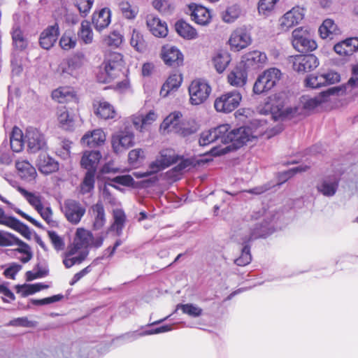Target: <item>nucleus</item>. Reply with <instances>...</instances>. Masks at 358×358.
<instances>
[{
	"label": "nucleus",
	"mask_w": 358,
	"mask_h": 358,
	"mask_svg": "<svg viewBox=\"0 0 358 358\" xmlns=\"http://www.w3.org/2000/svg\"><path fill=\"white\" fill-rule=\"evenodd\" d=\"M343 90L339 87H332L328 90L323 91L319 95L305 99L303 101V108L311 110L317 107L322 102L327 101L331 96L339 95L343 93Z\"/></svg>",
	"instance_id": "16"
},
{
	"label": "nucleus",
	"mask_w": 358,
	"mask_h": 358,
	"mask_svg": "<svg viewBox=\"0 0 358 358\" xmlns=\"http://www.w3.org/2000/svg\"><path fill=\"white\" fill-rule=\"evenodd\" d=\"M231 60V55L227 50H223L217 51L212 57L213 66L219 73L225 71Z\"/></svg>",
	"instance_id": "29"
},
{
	"label": "nucleus",
	"mask_w": 358,
	"mask_h": 358,
	"mask_svg": "<svg viewBox=\"0 0 358 358\" xmlns=\"http://www.w3.org/2000/svg\"><path fill=\"white\" fill-rule=\"evenodd\" d=\"M38 166L39 171L45 175L55 172L59 169V163L55 159L45 155L40 156Z\"/></svg>",
	"instance_id": "35"
},
{
	"label": "nucleus",
	"mask_w": 358,
	"mask_h": 358,
	"mask_svg": "<svg viewBox=\"0 0 358 358\" xmlns=\"http://www.w3.org/2000/svg\"><path fill=\"white\" fill-rule=\"evenodd\" d=\"M339 185V178L336 175L323 178L316 186L317 190L327 197L334 196Z\"/></svg>",
	"instance_id": "21"
},
{
	"label": "nucleus",
	"mask_w": 358,
	"mask_h": 358,
	"mask_svg": "<svg viewBox=\"0 0 358 358\" xmlns=\"http://www.w3.org/2000/svg\"><path fill=\"white\" fill-rule=\"evenodd\" d=\"M68 69L66 71L69 74H73V71L79 69L81 65V59L79 57H73L68 60Z\"/></svg>",
	"instance_id": "63"
},
{
	"label": "nucleus",
	"mask_w": 358,
	"mask_h": 358,
	"mask_svg": "<svg viewBox=\"0 0 358 358\" xmlns=\"http://www.w3.org/2000/svg\"><path fill=\"white\" fill-rule=\"evenodd\" d=\"M87 349L85 347H80L78 344H73L71 348V353L69 356H66V358H88V355L86 354Z\"/></svg>",
	"instance_id": "60"
},
{
	"label": "nucleus",
	"mask_w": 358,
	"mask_h": 358,
	"mask_svg": "<svg viewBox=\"0 0 358 358\" xmlns=\"http://www.w3.org/2000/svg\"><path fill=\"white\" fill-rule=\"evenodd\" d=\"M73 5L78 8L80 15L86 16L90 11L94 0H72Z\"/></svg>",
	"instance_id": "53"
},
{
	"label": "nucleus",
	"mask_w": 358,
	"mask_h": 358,
	"mask_svg": "<svg viewBox=\"0 0 358 358\" xmlns=\"http://www.w3.org/2000/svg\"><path fill=\"white\" fill-rule=\"evenodd\" d=\"M64 298V295L59 294L56 295H53L50 297H46L42 299H31V301L34 305L36 306H43L47 305L52 303H55L61 301Z\"/></svg>",
	"instance_id": "59"
},
{
	"label": "nucleus",
	"mask_w": 358,
	"mask_h": 358,
	"mask_svg": "<svg viewBox=\"0 0 358 358\" xmlns=\"http://www.w3.org/2000/svg\"><path fill=\"white\" fill-rule=\"evenodd\" d=\"M251 41V36L249 33L245 29L239 28L231 33L229 43L231 50L239 51L248 47Z\"/></svg>",
	"instance_id": "18"
},
{
	"label": "nucleus",
	"mask_w": 358,
	"mask_h": 358,
	"mask_svg": "<svg viewBox=\"0 0 358 358\" xmlns=\"http://www.w3.org/2000/svg\"><path fill=\"white\" fill-rule=\"evenodd\" d=\"M182 78L177 74L171 75L162 86L160 95L167 96L171 91L176 90L181 85Z\"/></svg>",
	"instance_id": "37"
},
{
	"label": "nucleus",
	"mask_w": 358,
	"mask_h": 358,
	"mask_svg": "<svg viewBox=\"0 0 358 358\" xmlns=\"http://www.w3.org/2000/svg\"><path fill=\"white\" fill-rule=\"evenodd\" d=\"M303 17V9L299 6L294 7L280 18V27L282 31H287L292 27L298 24Z\"/></svg>",
	"instance_id": "14"
},
{
	"label": "nucleus",
	"mask_w": 358,
	"mask_h": 358,
	"mask_svg": "<svg viewBox=\"0 0 358 358\" xmlns=\"http://www.w3.org/2000/svg\"><path fill=\"white\" fill-rule=\"evenodd\" d=\"M31 248H17L15 250V255L16 258L23 263L28 262L33 256Z\"/></svg>",
	"instance_id": "58"
},
{
	"label": "nucleus",
	"mask_w": 358,
	"mask_h": 358,
	"mask_svg": "<svg viewBox=\"0 0 358 358\" xmlns=\"http://www.w3.org/2000/svg\"><path fill=\"white\" fill-rule=\"evenodd\" d=\"M123 67V56L118 52H110L105 58L97 79L100 83H110L120 75Z\"/></svg>",
	"instance_id": "3"
},
{
	"label": "nucleus",
	"mask_w": 358,
	"mask_h": 358,
	"mask_svg": "<svg viewBox=\"0 0 358 358\" xmlns=\"http://www.w3.org/2000/svg\"><path fill=\"white\" fill-rule=\"evenodd\" d=\"M87 248H69L64 254L63 263L66 268H69L75 264H79L89 254Z\"/></svg>",
	"instance_id": "20"
},
{
	"label": "nucleus",
	"mask_w": 358,
	"mask_h": 358,
	"mask_svg": "<svg viewBox=\"0 0 358 358\" xmlns=\"http://www.w3.org/2000/svg\"><path fill=\"white\" fill-rule=\"evenodd\" d=\"M113 222L111 224L109 231H114L120 236L124 227L126 215L124 212L120 208L114 209L113 211Z\"/></svg>",
	"instance_id": "36"
},
{
	"label": "nucleus",
	"mask_w": 358,
	"mask_h": 358,
	"mask_svg": "<svg viewBox=\"0 0 358 358\" xmlns=\"http://www.w3.org/2000/svg\"><path fill=\"white\" fill-rule=\"evenodd\" d=\"M293 69L299 73L310 71L319 65V60L314 55H298L291 56L289 59Z\"/></svg>",
	"instance_id": "10"
},
{
	"label": "nucleus",
	"mask_w": 358,
	"mask_h": 358,
	"mask_svg": "<svg viewBox=\"0 0 358 358\" xmlns=\"http://www.w3.org/2000/svg\"><path fill=\"white\" fill-rule=\"evenodd\" d=\"M94 187V172L87 171L80 185L82 194L90 192Z\"/></svg>",
	"instance_id": "51"
},
{
	"label": "nucleus",
	"mask_w": 358,
	"mask_h": 358,
	"mask_svg": "<svg viewBox=\"0 0 358 358\" xmlns=\"http://www.w3.org/2000/svg\"><path fill=\"white\" fill-rule=\"evenodd\" d=\"M94 107L95 114L101 118L108 120L115 117L116 112L113 106L104 100L94 103Z\"/></svg>",
	"instance_id": "34"
},
{
	"label": "nucleus",
	"mask_w": 358,
	"mask_h": 358,
	"mask_svg": "<svg viewBox=\"0 0 358 358\" xmlns=\"http://www.w3.org/2000/svg\"><path fill=\"white\" fill-rule=\"evenodd\" d=\"M105 141L106 135L103 131L101 129H97L86 133L82 137L80 142L84 145L93 148L103 144Z\"/></svg>",
	"instance_id": "26"
},
{
	"label": "nucleus",
	"mask_w": 358,
	"mask_h": 358,
	"mask_svg": "<svg viewBox=\"0 0 358 358\" xmlns=\"http://www.w3.org/2000/svg\"><path fill=\"white\" fill-rule=\"evenodd\" d=\"M188 10L192 20L196 24L201 26H206L210 22L212 17L211 13L206 7L192 3L189 5Z\"/></svg>",
	"instance_id": "22"
},
{
	"label": "nucleus",
	"mask_w": 358,
	"mask_h": 358,
	"mask_svg": "<svg viewBox=\"0 0 358 358\" xmlns=\"http://www.w3.org/2000/svg\"><path fill=\"white\" fill-rule=\"evenodd\" d=\"M110 10L103 8L97 12H94L92 16V23L96 30L101 31L106 28L110 23Z\"/></svg>",
	"instance_id": "27"
},
{
	"label": "nucleus",
	"mask_w": 358,
	"mask_h": 358,
	"mask_svg": "<svg viewBox=\"0 0 358 358\" xmlns=\"http://www.w3.org/2000/svg\"><path fill=\"white\" fill-rule=\"evenodd\" d=\"M279 0H260L258 5V10L260 13L266 14V12L272 10Z\"/></svg>",
	"instance_id": "61"
},
{
	"label": "nucleus",
	"mask_w": 358,
	"mask_h": 358,
	"mask_svg": "<svg viewBox=\"0 0 358 358\" xmlns=\"http://www.w3.org/2000/svg\"><path fill=\"white\" fill-rule=\"evenodd\" d=\"M313 31L308 28L299 27L292 32V45L300 52H308L315 50L317 45L313 38Z\"/></svg>",
	"instance_id": "4"
},
{
	"label": "nucleus",
	"mask_w": 358,
	"mask_h": 358,
	"mask_svg": "<svg viewBox=\"0 0 358 358\" xmlns=\"http://www.w3.org/2000/svg\"><path fill=\"white\" fill-rule=\"evenodd\" d=\"M94 216V227L101 229L106 222V215L103 205L101 201L97 202L91 208Z\"/></svg>",
	"instance_id": "41"
},
{
	"label": "nucleus",
	"mask_w": 358,
	"mask_h": 358,
	"mask_svg": "<svg viewBox=\"0 0 358 358\" xmlns=\"http://www.w3.org/2000/svg\"><path fill=\"white\" fill-rule=\"evenodd\" d=\"M28 246L14 235L4 231H0V246Z\"/></svg>",
	"instance_id": "44"
},
{
	"label": "nucleus",
	"mask_w": 358,
	"mask_h": 358,
	"mask_svg": "<svg viewBox=\"0 0 358 358\" xmlns=\"http://www.w3.org/2000/svg\"><path fill=\"white\" fill-rule=\"evenodd\" d=\"M285 99L280 95L269 96L265 102L261 112L271 114L273 119L278 120L286 117H292L300 115L303 108L300 107L285 108Z\"/></svg>",
	"instance_id": "2"
},
{
	"label": "nucleus",
	"mask_w": 358,
	"mask_h": 358,
	"mask_svg": "<svg viewBox=\"0 0 358 358\" xmlns=\"http://www.w3.org/2000/svg\"><path fill=\"white\" fill-rule=\"evenodd\" d=\"M246 80L247 73L245 70L242 69L241 66L235 68L228 75V82L232 86L242 87L245 84Z\"/></svg>",
	"instance_id": "39"
},
{
	"label": "nucleus",
	"mask_w": 358,
	"mask_h": 358,
	"mask_svg": "<svg viewBox=\"0 0 358 358\" xmlns=\"http://www.w3.org/2000/svg\"><path fill=\"white\" fill-rule=\"evenodd\" d=\"M242 96L238 90L227 92L215 99L214 107L217 112L228 113L238 108Z\"/></svg>",
	"instance_id": "8"
},
{
	"label": "nucleus",
	"mask_w": 358,
	"mask_h": 358,
	"mask_svg": "<svg viewBox=\"0 0 358 358\" xmlns=\"http://www.w3.org/2000/svg\"><path fill=\"white\" fill-rule=\"evenodd\" d=\"M78 38L85 44H90L93 41V32L90 23L84 20L82 22L80 30L78 33Z\"/></svg>",
	"instance_id": "45"
},
{
	"label": "nucleus",
	"mask_w": 358,
	"mask_h": 358,
	"mask_svg": "<svg viewBox=\"0 0 358 358\" xmlns=\"http://www.w3.org/2000/svg\"><path fill=\"white\" fill-rule=\"evenodd\" d=\"M25 143L24 135L22 131L17 127H14L10 136V144L12 150L15 152L22 151Z\"/></svg>",
	"instance_id": "38"
},
{
	"label": "nucleus",
	"mask_w": 358,
	"mask_h": 358,
	"mask_svg": "<svg viewBox=\"0 0 358 358\" xmlns=\"http://www.w3.org/2000/svg\"><path fill=\"white\" fill-rule=\"evenodd\" d=\"M178 308H180L184 313L194 317L202 314V309L192 303L180 304L178 306Z\"/></svg>",
	"instance_id": "54"
},
{
	"label": "nucleus",
	"mask_w": 358,
	"mask_h": 358,
	"mask_svg": "<svg viewBox=\"0 0 358 358\" xmlns=\"http://www.w3.org/2000/svg\"><path fill=\"white\" fill-rule=\"evenodd\" d=\"M281 72L275 68H271L260 75L256 80L253 92L255 94H262L271 90L279 81Z\"/></svg>",
	"instance_id": "7"
},
{
	"label": "nucleus",
	"mask_w": 358,
	"mask_h": 358,
	"mask_svg": "<svg viewBox=\"0 0 358 358\" xmlns=\"http://www.w3.org/2000/svg\"><path fill=\"white\" fill-rule=\"evenodd\" d=\"M64 212L67 220L76 224L85 215V208L78 201L69 199L64 203Z\"/></svg>",
	"instance_id": "15"
},
{
	"label": "nucleus",
	"mask_w": 358,
	"mask_h": 358,
	"mask_svg": "<svg viewBox=\"0 0 358 358\" xmlns=\"http://www.w3.org/2000/svg\"><path fill=\"white\" fill-rule=\"evenodd\" d=\"M180 117L181 114L180 113H173L169 115L164 120L161 124V129L168 131H171L178 124Z\"/></svg>",
	"instance_id": "49"
},
{
	"label": "nucleus",
	"mask_w": 358,
	"mask_h": 358,
	"mask_svg": "<svg viewBox=\"0 0 358 358\" xmlns=\"http://www.w3.org/2000/svg\"><path fill=\"white\" fill-rule=\"evenodd\" d=\"M134 144V134L132 131L125 129L112 136V147L116 153L127 150Z\"/></svg>",
	"instance_id": "12"
},
{
	"label": "nucleus",
	"mask_w": 358,
	"mask_h": 358,
	"mask_svg": "<svg viewBox=\"0 0 358 358\" xmlns=\"http://www.w3.org/2000/svg\"><path fill=\"white\" fill-rule=\"evenodd\" d=\"M230 129V125L225 124L202 132L199 141V145L206 146L214 142L223 143L224 134L227 133Z\"/></svg>",
	"instance_id": "13"
},
{
	"label": "nucleus",
	"mask_w": 358,
	"mask_h": 358,
	"mask_svg": "<svg viewBox=\"0 0 358 358\" xmlns=\"http://www.w3.org/2000/svg\"><path fill=\"white\" fill-rule=\"evenodd\" d=\"M282 227L280 215L278 214L273 216L269 221L264 220L263 222L256 224L255 227L249 233L240 231L233 238L237 243L243 246H248V244L253 240L259 238H266L273 231L281 229Z\"/></svg>",
	"instance_id": "1"
},
{
	"label": "nucleus",
	"mask_w": 358,
	"mask_h": 358,
	"mask_svg": "<svg viewBox=\"0 0 358 358\" xmlns=\"http://www.w3.org/2000/svg\"><path fill=\"white\" fill-rule=\"evenodd\" d=\"M325 80L322 74L310 75L306 79V83L308 87L311 88H317L324 85Z\"/></svg>",
	"instance_id": "57"
},
{
	"label": "nucleus",
	"mask_w": 358,
	"mask_h": 358,
	"mask_svg": "<svg viewBox=\"0 0 358 358\" xmlns=\"http://www.w3.org/2000/svg\"><path fill=\"white\" fill-rule=\"evenodd\" d=\"M18 191L22 195L27 199V201L36 210L39 209L42 205L41 196L35 193H31L27 192L22 187H18Z\"/></svg>",
	"instance_id": "47"
},
{
	"label": "nucleus",
	"mask_w": 358,
	"mask_h": 358,
	"mask_svg": "<svg viewBox=\"0 0 358 358\" xmlns=\"http://www.w3.org/2000/svg\"><path fill=\"white\" fill-rule=\"evenodd\" d=\"M19 176L28 181L34 180L36 176V169L27 160H19L15 163Z\"/></svg>",
	"instance_id": "33"
},
{
	"label": "nucleus",
	"mask_w": 358,
	"mask_h": 358,
	"mask_svg": "<svg viewBox=\"0 0 358 358\" xmlns=\"http://www.w3.org/2000/svg\"><path fill=\"white\" fill-rule=\"evenodd\" d=\"M59 32V27L57 24L48 27L40 36L39 43L42 48L45 50L50 49L56 43Z\"/></svg>",
	"instance_id": "23"
},
{
	"label": "nucleus",
	"mask_w": 358,
	"mask_h": 358,
	"mask_svg": "<svg viewBox=\"0 0 358 358\" xmlns=\"http://www.w3.org/2000/svg\"><path fill=\"white\" fill-rule=\"evenodd\" d=\"M119 7L122 15L127 19H134L138 13V9L132 6L128 1H122L119 3Z\"/></svg>",
	"instance_id": "52"
},
{
	"label": "nucleus",
	"mask_w": 358,
	"mask_h": 358,
	"mask_svg": "<svg viewBox=\"0 0 358 358\" xmlns=\"http://www.w3.org/2000/svg\"><path fill=\"white\" fill-rule=\"evenodd\" d=\"M92 238V234L90 231L84 228H78L76 232L73 246H90Z\"/></svg>",
	"instance_id": "42"
},
{
	"label": "nucleus",
	"mask_w": 358,
	"mask_h": 358,
	"mask_svg": "<svg viewBox=\"0 0 358 358\" xmlns=\"http://www.w3.org/2000/svg\"><path fill=\"white\" fill-rule=\"evenodd\" d=\"M13 44L15 49L23 50L28 45L27 39L24 36L22 30L18 26H14L12 31Z\"/></svg>",
	"instance_id": "43"
},
{
	"label": "nucleus",
	"mask_w": 358,
	"mask_h": 358,
	"mask_svg": "<svg viewBox=\"0 0 358 358\" xmlns=\"http://www.w3.org/2000/svg\"><path fill=\"white\" fill-rule=\"evenodd\" d=\"M130 44L138 52H141L144 50L145 47V41L140 31L136 29L133 30L131 36Z\"/></svg>",
	"instance_id": "50"
},
{
	"label": "nucleus",
	"mask_w": 358,
	"mask_h": 358,
	"mask_svg": "<svg viewBox=\"0 0 358 358\" xmlns=\"http://www.w3.org/2000/svg\"><path fill=\"white\" fill-rule=\"evenodd\" d=\"M59 127L65 130H72L75 126V115L70 114L65 107L58 108L57 112Z\"/></svg>",
	"instance_id": "32"
},
{
	"label": "nucleus",
	"mask_w": 358,
	"mask_h": 358,
	"mask_svg": "<svg viewBox=\"0 0 358 358\" xmlns=\"http://www.w3.org/2000/svg\"><path fill=\"white\" fill-rule=\"evenodd\" d=\"M240 14V9L238 6L234 5L227 8L222 15V19L227 23L233 22L237 19Z\"/></svg>",
	"instance_id": "56"
},
{
	"label": "nucleus",
	"mask_w": 358,
	"mask_h": 358,
	"mask_svg": "<svg viewBox=\"0 0 358 358\" xmlns=\"http://www.w3.org/2000/svg\"><path fill=\"white\" fill-rule=\"evenodd\" d=\"M0 224L10 227L19 231L24 236L30 234L29 228L25 224L16 218L7 215L1 208H0Z\"/></svg>",
	"instance_id": "25"
},
{
	"label": "nucleus",
	"mask_w": 358,
	"mask_h": 358,
	"mask_svg": "<svg viewBox=\"0 0 358 358\" xmlns=\"http://www.w3.org/2000/svg\"><path fill=\"white\" fill-rule=\"evenodd\" d=\"M250 248H241V255L234 259V264L239 266H244L250 263L252 255Z\"/></svg>",
	"instance_id": "55"
},
{
	"label": "nucleus",
	"mask_w": 358,
	"mask_h": 358,
	"mask_svg": "<svg viewBox=\"0 0 358 358\" xmlns=\"http://www.w3.org/2000/svg\"><path fill=\"white\" fill-rule=\"evenodd\" d=\"M21 265L16 263H12L6 269H5L3 275L8 278L14 279L15 275L21 270Z\"/></svg>",
	"instance_id": "62"
},
{
	"label": "nucleus",
	"mask_w": 358,
	"mask_h": 358,
	"mask_svg": "<svg viewBox=\"0 0 358 358\" xmlns=\"http://www.w3.org/2000/svg\"><path fill=\"white\" fill-rule=\"evenodd\" d=\"M211 88L205 80H193L189 87L190 103L192 105L203 103L209 96Z\"/></svg>",
	"instance_id": "9"
},
{
	"label": "nucleus",
	"mask_w": 358,
	"mask_h": 358,
	"mask_svg": "<svg viewBox=\"0 0 358 358\" xmlns=\"http://www.w3.org/2000/svg\"><path fill=\"white\" fill-rule=\"evenodd\" d=\"M192 166L193 162L189 159H181L173 170L178 173H182L189 169Z\"/></svg>",
	"instance_id": "64"
},
{
	"label": "nucleus",
	"mask_w": 358,
	"mask_h": 358,
	"mask_svg": "<svg viewBox=\"0 0 358 358\" xmlns=\"http://www.w3.org/2000/svg\"><path fill=\"white\" fill-rule=\"evenodd\" d=\"M176 30L184 38L194 39L198 36L196 30L189 24L182 20L178 21L176 23Z\"/></svg>",
	"instance_id": "40"
},
{
	"label": "nucleus",
	"mask_w": 358,
	"mask_h": 358,
	"mask_svg": "<svg viewBox=\"0 0 358 358\" xmlns=\"http://www.w3.org/2000/svg\"><path fill=\"white\" fill-rule=\"evenodd\" d=\"M27 151L36 153L46 148V140L44 135L37 129L29 127L24 134Z\"/></svg>",
	"instance_id": "11"
},
{
	"label": "nucleus",
	"mask_w": 358,
	"mask_h": 358,
	"mask_svg": "<svg viewBox=\"0 0 358 358\" xmlns=\"http://www.w3.org/2000/svg\"><path fill=\"white\" fill-rule=\"evenodd\" d=\"M146 24L150 32L157 37H165L168 34L166 23L153 14L147 16Z\"/></svg>",
	"instance_id": "24"
},
{
	"label": "nucleus",
	"mask_w": 358,
	"mask_h": 358,
	"mask_svg": "<svg viewBox=\"0 0 358 358\" xmlns=\"http://www.w3.org/2000/svg\"><path fill=\"white\" fill-rule=\"evenodd\" d=\"M267 62L266 55L258 50L245 54L241 59V64L245 69H256L263 67Z\"/></svg>",
	"instance_id": "19"
},
{
	"label": "nucleus",
	"mask_w": 358,
	"mask_h": 358,
	"mask_svg": "<svg viewBox=\"0 0 358 358\" xmlns=\"http://www.w3.org/2000/svg\"><path fill=\"white\" fill-rule=\"evenodd\" d=\"M319 31L322 38H327L337 34V26L332 20L327 19L320 27Z\"/></svg>",
	"instance_id": "46"
},
{
	"label": "nucleus",
	"mask_w": 358,
	"mask_h": 358,
	"mask_svg": "<svg viewBox=\"0 0 358 358\" xmlns=\"http://www.w3.org/2000/svg\"><path fill=\"white\" fill-rule=\"evenodd\" d=\"M334 49L339 55H351L358 50V38H350L338 43Z\"/></svg>",
	"instance_id": "28"
},
{
	"label": "nucleus",
	"mask_w": 358,
	"mask_h": 358,
	"mask_svg": "<svg viewBox=\"0 0 358 358\" xmlns=\"http://www.w3.org/2000/svg\"><path fill=\"white\" fill-rule=\"evenodd\" d=\"M259 134L252 131L251 129L248 127H242L236 129H233L224 134L223 144L232 143L235 148L243 146L246 143L251 141L253 138H256Z\"/></svg>",
	"instance_id": "6"
},
{
	"label": "nucleus",
	"mask_w": 358,
	"mask_h": 358,
	"mask_svg": "<svg viewBox=\"0 0 358 358\" xmlns=\"http://www.w3.org/2000/svg\"><path fill=\"white\" fill-rule=\"evenodd\" d=\"M178 160V158L177 156H176L173 150H163L160 152L159 155L157 157L155 161L152 162L150 164V171L137 173L136 176L138 178L147 177L165 169L171 164L177 162Z\"/></svg>",
	"instance_id": "5"
},
{
	"label": "nucleus",
	"mask_w": 358,
	"mask_h": 358,
	"mask_svg": "<svg viewBox=\"0 0 358 358\" xmlns=\"http://www.w3.org/2000/svg\"><path fill=\"white\" fill-rule=\"evenodd\" d=\"M52 97L59 103L77 101V96L73 89L71 87H61L52 92Z\"/></svg>",
	"instance_id": "30"
},
{
	"label": "nucleus",
	"mask_w": 358,
	"mask_h": 358,
	"mask_svg": "<svg viewBox=\"0 0 358 358\" xmlns=\"http://www.w3.org/2000/svg\"><path fill=\"white\" fill-rule=\"evenodd\" d=\"M161 55L164 63L170 66L177 67L183 63V55L178 48L171 45L162 47Z\"/></svg>",
	"instance_id": "17"
},
{
	"label": "nucleus",
	"mask_w": 358,
	"mask_h": 358,
	"mask_svg": "<svg viewBox=\"0 0 358 358\" xmlns=\"http://www.w3.org/2000/svg\"><path fill=\"white\" fill-rule=\"evenodd\" d=\"M77 40L76 36L71 31H66L60 38L59 45L64 50H69L76 47Z\"/></svg>",
	"instance_id": "48"
},
{
	"label": "nucleus",
	"mask_w": 358,
	"mask_h": 358,
	"mask_svg": "<svg viewBox=\"0 0 358 358\" xmlns=\"http://www.w3.org/2000/svg\"><path fill=\"white\" fill-rule=\"evenodd\" d=\"M101 158V155L99 151H85L82 157L80 164L87 171L95 172Z\"/></svg>",
	"instance_id": "31"
}]
</instances>
